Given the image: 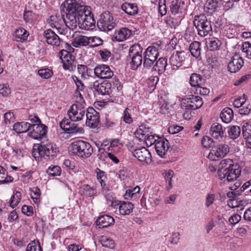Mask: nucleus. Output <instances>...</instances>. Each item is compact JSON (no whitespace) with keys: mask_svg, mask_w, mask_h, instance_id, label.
Returning <instances> with one entry per match:
<instances>
[{"mask_svg":"<svg viewBox=\"0 0 251 251\" xmlns=\"http://www.w3.org/2000/svg\"><path fill=\"white\" fill-rule=\"evenodd\" d=\"M155 65L153 64V68L154 70L158 71L159 74L164 72L167 66V60L166 58L160 57L157 61L156 60Z\"/></svg>","mask_w":251,"mask_h":251,"instance_id":"obj_34","label":"nucleus"},{"mask_svg":"<svg viewBox=\"0 0 251 251\" xmlns=\"http://www.w3.org/2000/svg\"><path fill=\"white\" fill-rule=\"evenodd\" d=\"M240 174L241 170L237 165H236L226 168L224 170V172L219 171L218 177L221 180L224 179V182L225 183L226 182L231 183L236 181Z\"/></svg>","mask_w":251,"mask_h":251,"instance_id":"obj_8","label":"nucleus"},{"mask_svg":"<svg viewBox=\"0 0 251 251\" xmlns=\"http://www.w3.org/2000/svg\"><path fill=\"white\" fill-rule=\"evenodd\" d=\"M7 173L5 169L2 166H0V182L1 183H5L11 180L7 179Z\"/></svg>","mask_w":251,"mask_h":251,"instance_id":"obj_57","label":"nucleus"},{"mask_svg":"<svg viewBox=\"0 0 251 251\" xmlns=\"http://www.w3.org/2000/svg\"><path fill=\"white\" fill-rule=\"evenodd\" d=\"M118 143V140L113 141L111 143V145L108 148V150L110 152H112L116 155H118V152L120 151V147H119L117 144Z\"/></svg>","mask_w":251,"mask_h":251,"instance_id":"obj_62","label":"nucleus"},{"mask_svg":"<svg viewBox=\"0 0 251 251\" xmlns=\"http://www.w3.org/2000/svg\"><path fill=\"white\" fill-rule=\"evenodd\" d=\"M61 169L58 166L51 165L47 170V173L51 176H60Z\"/></svg>","mask_w":251,"mask_h":251,"instance_id":"obj_44","label":"nucleus"},{"mask_svg":"<svg viewBox=\"0 0 251 251\" xmlns=\"http://www.w3.org/2000/svg\"><path fill=\"white\" fill-rule=\"evenodd\" d=\"M61 7L67 17L66 26L68 28L73 30L78 25L82 29L89 30L95 27L89 6L80 5L75 0H67Z\"/></svg>","mask_w":251,"mask_h":251,"instance_id":"obj_1","label":"nucleus"},{"mask_svg":"<svg viewBox=\"0 0 251 251\" xmlns=\"http://www.w3.org/2000/svg\"><path fill=\"white\" fill-rule=\"evenodd\" d=\"M28 35V32L23 28H19L15 31V36L17 39H19L17 40L18 41L22 42L26 40Z\"/></svg>","mask_w":251,"mask_h":251,"instance_id":"obj_43","label":"nucleus"},{"mask_svg":"<svg viewBox=\"0 0 251 251\" xmlns=\"http://www.w3.org/2000/svg\"><path fill=\"white\" fill-rule=\"evenodd\" d=\"M185 55L186 53L184 51H176L174 52L169 59L170 64L176 68L181 66L185 59Z\"/></svg>","mask_w":251,"mask_h":251,"instance_id":"obj_20","label":"nucleus"},{"mask_svg":"<svg viewBox=\"0 0 251 251\" xmlns=\"http://www.w3.org/2000/svg\"><path fill=\"white\" fill-rule=\"evenodd\" d=\"M30 124L28 122H22L17 123L13 126V129L17 133H24L26 131L29 132Z\"/></svg>","mask_w":251,"mask_h":251,"instance_id":"obj_35","label":"nucleus"},{"mask_svg":"<svg viewBox=\"0 0 251 251\" xmlns=\"http://www.w3.org/2000/svg\"><path fill=\"white\" fill-rule=\"evenodd\" d=\"M201 43L199 42L194 41L191 43L189 46L190 51L194 57H198L201 55Z\"/></svg>","mask_w":251,"mask_h":251,"instance_id":"obj_38","label":"nucleus"},{"mask_svg":"<svg viewBox=\"0 0 251 251\" xmlns=\"http://www.w3.org/2000/svg\"><path fill=\"white\" fill-rule=\"evenodd\" d=\"M242 134L244 138L251 136V125L245 123L242 126Z\"/></svg>","mask_w":251,"mask_h":251,"instance_id":"obj_56","label":"nucleus"},{"mask_svg":"<svg viewBox=\"0 0 251 251\" xmlns=\"http://www.w3.org/2000/svg\"><path fill=\"white\" fill-rule=\"evenodd\" d=\"M193 23L200 36L204 37L212 33L211 22L208 20L204 15L196 16Z\"/></svg>","mask_w":251,"mask_h":251,"instance_id":"obj_5","label":"nucleus"},{"mask_svg":"<svg viewBox=\"0 0 251 251\" xmlns=\"http://www.w3.org/2000/svg\"><path fill=\"white\" fill-rule=\"evenodd\" d=\"M58 152V150L55 144L42 142L40 144L34 146L33 154L35 155L36 153H38L40 156L53 157L56 155Z\"/></svg>","mask_w":251,"mask_h":251,"instance_id":"obj_6","label":"nucleus"},{"mask_svg":"<svg viewBox=\"0 0 251 251\" xmlns=\"http://www.w3.org/2000/svg\"><path fill=\"white\" fill-rule=\"evenodd\" d=\"M79 193L86 197H92L96 194V191L88 185H83L80 188Z\"/></svg>","mask_w":251,"mask_h":251,"instance_id":"obj_36","label":"nucleus"},{"mask_svg":"<svg viewBox=\"0 0 251 251\" xmlns=\"http://www.w3.org/2000/svg\"><path fill=\"white\" fill-rule=\"evenodd\" d=\"M162 50L161 43H154L148 47L143 53V66L149 69L152 67L159 56V51Z\"/></svg>","mask_w":251,"mask_h":251,"instance_id":"obj_2","label":"nucleus"},{"mask_svg":"<svg viewBox=\"0 0 251 251\" xmlns=\"http://www.w3.org/2000/svg\"><path fill=\"white\" fill-rule=\"evenodd\" d=\"M90 41V46L91 47L94 48L102 44V40L99 37L96 36H91L89 37Z\"/></svg>","mask_w":251,"mask_h":251,"instance_id":"obj_55","label":"nucleus"},{"mask_svg":"<svg viewBox=\"0 0 251 251\" xmlns=\"http://www.w3.org/2000/svg\"><path fill=\"white\" fill-rule=\"evenodd\" d=\"M159 137L158 136L155 134H149V135L147 136L146 138L143 140L145 142L147 146L150 147L153 145H154L157 140V138H159Z\"/></svg>","mask_w":251,"mask_h":251,"instance_id":"obj_47","label":"nucleus"},{"mask_svg":"<svg viewBox=\"0 0 251 251\" xmlns=\"http://www.w3.org/2000/svg\"><path fill=\"white\" fill-rule=\"evenodd\" d=\"M21 197V193L19 191H16L11 198L10 201V206L13 208L15 207L19 203Z\"/></svg>","mask_w":251,"mask_h":251,"instance_id":"obj_46","label":"nucleus"},{"mask_svg":"<svg viewBox=\"0 0 251 251\" xmlns=\"http://www.w3.org/2000/svg\"><path fill=\"white\" fill-rule=\"evenodd\" d=\"M86 117V124L91 128L97 127L100 123L99 113L93 107H89L85 114Z\"/></svg>","mask_w":251,"mask_h":251,"instance_id":"obj_15","label":"nucleus"},{"mask_svg":"<svg viewBox=\"0 0 251 251\" xmlns=\"http://www.w3.org/2000/svg\"><path fill=\"white\" fill-rule=\"evenodd\" d=\"M121 9L127 14L132 16L138 13L137 6L135 4L125 3L121 5Z\"/></svg>","mask_w":251,"mask_h":251,"instance_id":"obj_33","label":"nucleus"},{"mask_svg":"<svg viewBox=\"0 0 251 251\" xmlns=\"http://www.w3.org/2000/svg\"><path fill=\"white\" fill-rule=\"evenodd\" d=\"M131 110L128 108H126L124 113L123 119L124 121L128 124H130L132 123L133 120L131 115Z\"/></svg>","mask_w":251,"mask_h":251,"instance_id":"obj_58","label":"nucleus"},{"mask_svg":"<svg viewBox=\"0 0 251 251\" xmlns=\"http://www.w3.org/2000/svg\"><path fill=\"white\" fill-rule=\"evenodd\" d=\"M207 43V47L210 50L214 51L220 49L222 43L220 40L216 38H212Z\"/></svg>","mask_w":251,"mask_h":251,"instance_id":"obj_42","label":"nucleus"},{"mask_svg":"<svg viewBox=\"0 0 251 251\" xmlns=\"http://www.w3.org/2000/svg\"><path fill=\"white\" fill-rule=\"evenodd\" d=\"M159 78L157 76H151L149 78L148 85L151 91H153L158 81Z\"/></svg>","mask_w":251,"mask_h":251,"instance_id":"obj_61","label":"nucleus"},{"mask_svg":"<svg viewBox=\"0 0 251 251\" xmlns=\"http://www.w3.org/2000/svg\"><path fill=\"white\" fill-rule=\"evenodd\" d=\"M220 118L224 123H230L233 118L232 110L229 107L224 108L220 114Z\"/></svg>","mask_w":251,"mask_h":251,"instance_id":"obj_31","label":"nucleus"},{"mask_svg":"<svg viewBox=\"0 0 251 251\" xmlns=\"http://www.w3.org/2000/svg\"><path fill=\"white\" fill-rule=\"evenodd\" d=\"M206 4L209 9L215 10L220 7L223 3L222 0H207Z\"/></svg>","mask_w":251,"mask_h":251,"instance_id":"obj_50","label":"nucleus"},{"mask_svg":"<svg viewBox=\"0 0 251 251\" xmlns=\"http://www.w3.org/2000/svg\"><path fill=\"white\" fill-rule=\"evenodd\" d=\"M155 151L161 157H164L169 149V141L164 138L159 137L154 144Z\"/></svg>","mask_w":251,"mask_h":251,"instance_id":"obj_19","label":"nucleus"},{"mask_svg":"<svg viewBox=\"0 0 251 251\" xmlns=\"http://www.w3.org/2000/svg\"><path fill=\"white\" fill-rule=\"evenodd\" d=\"M203 78L200 74L193 73L191 75L190 78V84L193 87L196 88L200 86L202 83Z\"/></svg>","mask_w":251,"mask_h":251,"instance_id":"obj_39","label":"nucleus"},{"mask_svg":"<svg viewBox=\"0 0 251 251\" xmlns=\"http://www.w3.org/2000/svg\"><path fill=\"white\" fill-rule=\"evenodd\" d=\"M32 193L31 194V198L35 203L40 201V190L38 187H34L32 189Z\"/></svg>","mask_w":251,"mask_h":251,"instance_id":"obj_54","label":"nucleus"},{"mask_svg":"<svg viewBox=\"0 0 251 251\" xmlns=\"http://www.w3.org/2000/svg\"><path fill=\"white\" fill-rule=\"evenodd\" d=\"M89 37L83 35L77 34L76 32L73 35L72 45L75 48L85 47L90 44Z\"/></svg>","mask_w":251,"mask_h":251,"instance_id":"obj_25","label":"nucleus"},{"mask_svg":"<svg viewBox=\"0 0 251 251\" xmlns=\"http://www.w3.org/2000/svg\"><path fill=\"white\" fill-rule=\"evenodd\" d=\"M68 115L72 122H78L81 121L86 114V103L84 100H76L74 103L68 110Z\"/></svg>","mask_w":251,"mask_h":251,"instance_id":"obj_3","label":"nucleus"},{"mask_svg":"<svg viewBox=\"0 0 251 251\" xmlns=\"http://www.w3.org/2000/svg\"><path fill=\"white\" fill-rule=\"evenodd\" d=\"M94 73L96 76L100 79H109L114 75L109 66L104 64L96 66L94 69Z\"/></svg>","mask_w":251,"mask_h":251,"instance_id":"obj_14","label":"nucleus"},{"mask_svg":"<svg viewBox=\"0 0 251 251\" xmlns=\"http://www.w3.org/2000/svg\"><path fill=\"white\" fill-rule=\"evenodd\" d=\"M110 85L109 83H99L96 81L93 84V89L102 95H109L111 92Z\"/></svg>","mask_w":251,"mask_h":251,"instance_id":"obj_27","label":"nucleus"},{"mask_svg":"<svg viewBox=\"0 0 251 251\" xmlns=\"http://www.w3.org/2000/svg\"><path fill=\"white\" fill-rule=\"evenodd\" d=\"M38 75L41 78L47 79L53 75V73L51 70L49 68H45L38 70Z\"/></svg>","mask_w":251,"mask_h":251,"instance_id":"obj_45","label":"nucleus"},{"mask_svg":"<svg viewBox=\"0 0 251 251\" xmlns=\"http://www.w3.org/2000/svg\"><path fill=\"white\" fill-rule=\"evenodd\" d=\"M44 36L48 44L53 46L63 47V41L52 30L48 29L44 31Z\"/></svg>","mask_w":251,"mask_h":251,"instance_id":"obj_17","label":"nucleus"},{"mask_svg":"<svg viewBox=\"0 0 251 251\" xmlns=\"http://www.w3.org/2000/svg\"><path fill=\"white\" fill-rule=\"evenodd\" d=\"M170 9L174 15H180L179 16L182 17V15L185 13L184 2L181 0L172 1L170 5Z\"/></svg>","mask_w":251,"mask_h":251,"instance_id":"obj_23","label":"nucleus"},{"mask_svg":"<svg viewBox=\"0 0 251 251\" xmlns=\"http://www.w3.org/2000/svg\"><path fill=\"white\" fill-rule=\"evenodd\" d=\"M99 53L103 61H106L111 55V52L107 49H103L99 51Z\"/></svg>","mask_w":251,"mask_h":251,"instance_id":"obj_59","label":"nucleus"},{"mask_svg":"<svg viewBox=\"0 0 251 251\" xmlns=\"http://www.w3.org/2000/svg\"><path fill=\"white\" fill-rule=\"evenodd\" d=\"M227 205L231 208H237V211L242 210L246 204V201L241 199L240 198H237L232 200H227Z\"/></svg>","mask_w":251,"mask_h":251,"instance_id":"obj_30","label":"nucleus"},{"mask_svg":"<svg viewBox=\"0 0 251 251\" xmlns=\"http://www.w3.org/2000/svg\"><path fill=\"white\" fill-rule=\"evenodd\" d=\"M233 164L232 160L230 159H225L222 160L219 164L220 171L225 170L226 168H230V167L235 166Z\"/></svg>","mask_w":251,"mask_h":251,"instance_id":"obj_53","label":"nucleus"},{"mask_svg":"<svg viewBox=\"0 0 251 251\" xmlns=\"http://www.w3.org/2000/svg\"><path fill=\"white\" fill-rule=\"evenodd\" d=\"M152 129L148 124L142 123L135 132V136L140 140H144L146 137L152 134Z\"/></svg>","mask_w":251,"mask_h":251,"instance_id":"obj_24","label":"nucleus"},{"mask_svg":"<svg viewBox=\"0 0 251 251\" xmlns=\"http://www.w3.org/2000/svg\"><path fill=\"white\" fill-rule=\"evenodd\" d=\"M133 153L140 161L145 162L147 164H150L151 162V153L145 147L135 149Z\"/></svg>","mask_w":251,"mask_h":251,"instance_id":"obj_18","label":"nucleus"},{"mask_svg":"<svg viewBox=\"0 0 251 251\" xmlns=\"http://www.w3.org/2000/svg\"><path fill=\"white\" fill-rule=\"evenodd\" d=\"M111 202V206L118 208L121 215H126L131 213L134 207L133 205L130 202L113 201H110Z\"/></svg>","mask_w":251,"mask_h":251,"instance_id":"obj_16","label":"nucleus"},{"mask_svg":"<svg viewBox=\"0 0 251 251\" xmlns=\"http://www.w3.org/2000/svg\"><path fill=\"white\" fill-rule=\"evenodd\" d=\"M242 58L238 55H234L229 62L227 68L231 73H236L239 71L244 65Z\"/></svg>","mask_w":251,"mask_h":251,"instance_id":"obj_21","label":"nucleus"},{"mask_svg":"<svg viewBox=\"0 0 251 251\" xmlns=\"http://www.w3.org/2000/svg\"><path fill=\"white\" fill-rule=\"evenodd\" d=\"M26 251H42L39 243L38 241H33L28 244Z\"/></svg>","mask_w":251,"mask_h":251,"instance_id":"obj_51","label":"nucleus"},{"mask_svg":"<svg viewBox=\"0 0 251 251\" xmlns=\"http://www.w3.org/2000/svg\"><path fill=\"white\" fill-rule=\"evenodd\" d=\"M114 223V218L109 215H104L100 217L97 220V225L100 226V227H107L113 225Z\"/></svg>","mask_w":251,"mask_h":251,"instance_id":"obj_29","label":"nucleus"},{"mask_svg":"<svg viewBox=\"0 0 251 251\" xmlns=\"http://www.w3.org/2000/svg\"><path fill=\"white\" fill-rule=\"evenodd\" d=\"M77 71L78 73L81 75V76L85 77L86 75H88L89 69L84 65H78Z\"/></svg>","mask_w":251,"mask_h":251,"instance_id":"obj_63","label":"nucleus"},{"mask_svg":"<svg viewBox=\"0 0 251 251\" xmlns=\"http://www.w3.org/2000/svg\"><path fill=\"white\" fill-rule=\"evenodd\" d=\"M61 62L63 63V68L65 70L72 71L75 68V61L72 55Z\"/></svg>","mask_w":251,"mask_h":251,"instance_id":"obj_37","label":"nucleus"},{"mask_svg":"<svg viewBox=\"0 0 251 251\" xmlns=\"http://www.w3.org/2000/svg\"><path fill=\"white\" fill-rule=\"evenodd\" d=\"M60 126L65 131L69 134H81L84 132L82 127H78L76 124L71 123L69 119L65 118L60 122Z\"/></svg>","mask_w":251,"mask_h":251,"instance_id":"obj_13","label":"nucleus"},{"mask_svg":"<svg viewBox=\"0 0 251 251\" xmlns=\"http://www.w3.org/2000/svg\"><path fill=\"white\" fill-rule=\"evenodd\" d=\"M100 242L103 247L110 249H113L114 247L115 244L113 240L106 236H102L100 238Z\"/></svg>","mask_w":251,"mask_h":251,"instance_id":"obj_48","label":"nucleus"},{"mask_svg":"<svg viewBox=\"0 0 251 251\" xmlns=\"http://www.w3.org/2000/svg\"><path fill=\"white\" fill-rule=\"evenodd\" d=\"M186 105L183 116L186 119L191 118L192 111L200 108L203 104L202 99L198 96L191 95L185 99Z\"/></svg>","mask_w":251,"mask_h":251,"instance_id":"obj_7","label":"nucleus"},{"mask_svg":"<svg viewBox=\"0 0 251 251\" xmlns=\"http://www.w3.org/2000/svg\"><path fill=\"white\" fill-rule=\"evenodd\" d=\"M209 133L214 138L220 140L224 136V130L221 124L215 123L211 125Z\"/></svg>","mask_w":251,"mask_h":251,"instance_id":"obj_26","label":"nucleus"},{"mask_svg":"<svg viewBox=\"0 0 251 251\" xmlns=\"http://www.w3.org/2000/svg\"><path fill=\"white\" fill-rule=\"evenodd\" d=\"M142 48L140 45L135 44L129 49V56L131 61L130 65L132 70L137 69L142 64L143 59L142 56Z\"/></svg>","mask_w":251,"mask_h":251,"instance_id":"obj_9","label":"nucleus"},{"mask_svg":"<svg viewBox=\"0 0 251 251\" xmlns=\"http://www.w3.org/2000/svg\"><path fill=\"white\" fill-rule=\"evenodd\" d=\"M76 87V89L75 90V94L76 96V100H80V99L82 100H84L81 95L80 92L83 91L85 88V86L82 81H80L79 82H77L75 84Z\"/></svg>","mask_w":251,"mask_h":251,"instance_id":"obj_52","label":"nucleus"},{"mask_svg":"<svg viewBox=\"0 0 251 251\" xmlns=\"http://www.w3.org/2000/svg\"><path fill=\"white\" fill-rule=\"evenodd\" d=\"M132 34V31L127 28L123 27L115 32L114 38L117 41L122 42L128 38Z\"/></svg>","mask_w":251,"mask_h":251,"instance_id":"obj_28","label":"nucleus"},{"mask_svg":"<svg viewBox=\"0 0 251 251\" xmlns=\"http://www.w3.org/2000/svg\"><path fill=\"white\" fill-rule=\"evenodd\" d=\"M229 146L225 144H220L212 147L208 158L212 161H217L225 157L229 152Z\"/></svg>","mask_w":251,"mask_h":251,"instance_id":"obj_10","label":"nucleus"},{"mask_svg":"<svg viewBox=\"0 0 251 251\" xmlns=\"http://www.w3.org/2000/svg\"><path fill=\"white\" fill-rule=\"evenodd\" d=\"M215 201V195L214 194H207L205 197V205L206 207H209Z\"/></svg>","mask_w":251,"mask_h":251,"instance_id":"obj_60","label":"nucleus"},{"mask_svg":"<svg viewBox=\"0 0 251 251\" xmlns=\"http://www.w3.org/2000/svg\"><path fill=\"white\" fill-rule=\"evenodd\" d=\"M228 136L230 139H236L241 134V129L239 126H232L229 127L228 130Z\"/></svg>","mask_w":251,"mask_h":251,"instance_id":"obj_41","label":"nucleus"},{"mask_svg":"<svg viewBox=\"0 0 251 251\" xmlns=\"http://www.w3.org/2000/svg\"><path fill=\"white\" fill-rule=\"evenodd\" d=\"M246 101L244 97H239L234 100L233 104L235 107L239 108L246 102Z\"/></svg>","mask_w":251,"mask_h":251,"instance_id":"obj_64","label":"nucleus"},{"mask_svg":"<svg viewBox=\"0 0 251 251\" xmlns=\"http://www.w3.org/2000/svg\"><path fill=\"white\" fill-rule=\"evenodd\" d=\"M242 51L245 56L251 59V43L249 42H245L242 45Z\"/></svg>","mask_w":251,"mask_h":251,"instance_id":"obj_49","label":"nucleus"},{"mask_svg":"<svg viewBox=\"0 0 251 251\" xmlns=\"http://www.w3.org/2000/svg\"><path fill=\"white\" fill-rule=\"evenodd\" d=\"M97 177L99 182L100 183L103 192H105V193L108 191V187L106 184V180L107 179L106 176L105 175V173L103 171H100L99 169L96 170Z\"/></svg>","mask_w":251,"mask_h":251,"instance_id":"obj_32","label":"nucleus"},{"mask_svg":"<svg viewBox=\"0 0 251 251\" xmlns=\"http://www.w3.org/2000/svg\"><path fill=\"white\" fill-rule=\"evenodd\" d=\"M70 151L72 153L80 157L88 158L92 155L93 149L89 143L82 140H78L71 144Z\"/></svg>","mask_w":251,"mask_h":251,"instance_id":"obj_4","label":"nucleus"},{"mask_svg":"<svg viewBox=\"0 0 251 251\" xmlns=\"http://www.w3.org/2000/svg\"><path fill=\"white\" fill-rule=\"evenodd\" d=\"M47 129V126L43 124H30L28 135L34 139H41L46 135Z\"/></svg>","mask_w":251,"mask_h":251,"instance_id":"obj_12","label":"nucleus"},{"mask_svg":"<svg viewBox=\"0 0 251 251\" xmlns=\"http://www.w3.org/2000/svg\"><path fill=\"white\" fill-rule=\"evenodd\" d=\"M162 174L166 181L168 183L166 188L167 189L169 190L172 188L173 186L172 178L174 176V172L172 170H164Z\"/></svg>","mask_w":251,"mask_h":251,"instance_id":"obj_40","label":"nucleus"},{"mask_svg":"<svg viewBox=\"0 0 251 251\" xmlns=\"http://www.w3.org/2000/svg\"><path fill=\"white\" fill-rule=\"evenodd\" d=\"M98 27L101 31H108L111 30L116 24L113 17L108 12H105L100 15L97 23Z\"/></svg>","mask_w":251,"mask_h":251,"instance_id":"obj_11","label":"nucleus"},{"mask_svg":"<svg viewBox=\"0 0 251 251\" xmlns=\"http://www.w3.org/2000/svg\"><path fill=\"white\" fill-rule=\"evenodd\" d=\"M61 8H62L61 6ZM61 10H62V8H61ZM63 13L64 14H62L61 15H54L50 16L48 21L49 25L52 28H55L56 27L59 28V25H62L63 23H65L66 25L65 21L67 17L65 13Z\"/></svg>","mask_w":251,"mask_h":251,"instance_id":"obj_22","label":"nucleus"}]
</instances>
